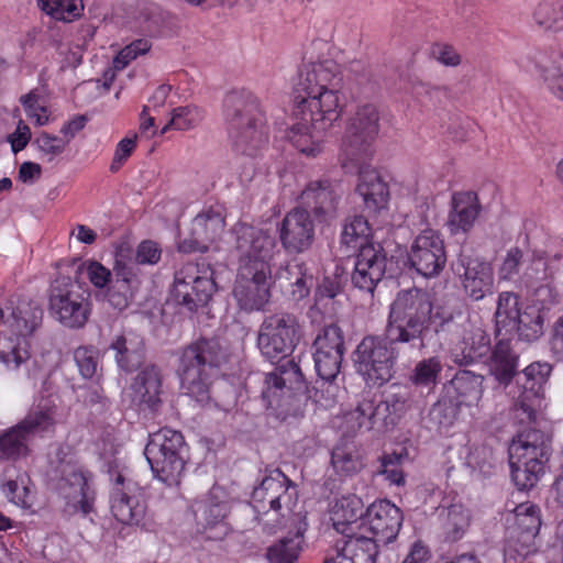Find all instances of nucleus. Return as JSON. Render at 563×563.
<instances>
[{"label": "nucleus", "instance_id": "obj_1", "mask_svg": "<svg viewBox=\"0 0 563 563\" xmlns=\"http://www.w3.org/2000/svg\"><path fill=\"white\" fill-rule=\"evenodd\" d=\"M432 322L431 294L417 287L400 290L389 306L384 334L365 336L356 346V372L368 385L383 386L393 378L397 358H408L426 346Z\"/></svg>", "mask_w": 563, "mask_h": 563}, {"label": "nucleus", "instance_id": "obj_2", "mask_svg": "<svg viewBox=\"0 0 563 563\" xmlns=\"http://www.w3.org/2000/svg\"><path fill=\"white\" fill-rule=\"evenodd\" d=\"M232 234L238 254L232 295L242 310H262L272 296L273 261L278 253L276 238L267 230L243 222L233 227Z\"/></svg>", "mask_w": 563, "mask_h": 563}, {"label": "nucleus", "instance_id": "obj_3", "mask_svg": "<svg viewBox=\"0 0 563 563\" xmlns=\"http://www.w3.org/2000/svg\"><path fill=\"white\" fill-rule=\"evenodd\" d=\"M342 70L332 59L305 65L299 73L297 104L310 110V121L317 129H329L342 111L340 91Z\"/></svg>", "mask_w": 563, "mask_h": 563}, {"label": "nucleus", "instance_id": "obj_4", "mask_svg": "<svg viewBox=\"0 0 563 563\" xmlns=\"http://www.w3.org/2000/svg\"><path fill=\"white\" fill-rule=\"evenodd\" d=\"M230 361V351L216 336H200L179 352L177 376L180 389L200 405L211 399V387L221 368Z\"/></svg>", "mask_w": 563, "mask_h": 563}, {"label": "nucleus", "instance_id": "obj_5", "mask_svg": "<svg viewBox=\"0 0 563 563\" xmlns=\"http://www.w3.org/2000/svg\"><path fill=\"white\" fill-rule=\"evenodd\" d=\"M509 446L511 477L520 490L537 486L545 473V466L552 454L551 437L540 429V416L537 423H519Z\"/></svg>", "mask_w": 563, "mask_h": 563}, {"label": "nucleus", "instance_id": "obj_6", "mask_svg": "<svg viewBox=\"0 0 563 563\" xmlns=\"http://www.w3.org/2000/svg\"><path fill=\"white\" fill-rule=\"evenodd\" d=\"M224 117L236 152L253 156L267 143L266 119L252 92H229L224 99Z\"/></svg>", "mask_w": 563, "mask_h": 563}, {"label": "nucleus", "instance_id": "obj_7", "mask_svg": "<svg viewBox=\"0 0 563 563\" xmlns=\"http://www.w3.org/2000/svg\"><path fill=\"white\" fill-rule=\"evenodd\" d=\"M186 452L184 435L164 428L150 435L144 455L155 477L167 486H176L185 471Z\"/></svg>", "mask_w": 563, "mask_h": 563}, {"label": "nucleus", "instance_id": "obj_8", "mask_svg": "<svg viewBox=\"0 0 563 563\" xmlns=\"http://www.w3.org/2000/svg\"><path fill=\"white\" fill-rule=\"evenodd\" d=\"M89 292L69 276L59 274L49 288V312L60 324L81 329L90 316Z\"/></svg>", "mask_w": 563, "mask_h": 563}, {"label": "nucleus", "instance_id": "obj_9", "mask_svg": "<svg viewBox=\"0 0 563 563\" xmlns=\"http://www.w3.org/2000/svg\"><path fill=\"white\" fill-rule=\"evenodd\" d=\"M301 327L296 316L278 312L267 316L258 331L257 346L262 355L271 361H284L297 346Z\"/></svg>", "mask_w": 563, "mask_h": 563}, {"label": "nucleus", "instance_id": "obj_10", "mask_svg": "<svg viewBox=\"0 0 563 563\" xmlns=\"http://www.w3.org/2000/svg\"><path fill=\"white\" fill-rule=\"evenodd\" d=\"M548 362H533L523 372V382L517 380L520 393L515 397L512 418L517 423H537L543 400V386L552 373Z\"/></svg>", "mask_w": 563, "mask_h": 563}, {"label": "nucleus", "instance_id": "obj_11", "mask_svg": "<svg viewBox=\"0 0 563 563\" xmlns=\"http://www.w3.org/2000/svg\"><path fill=\"white\" fill-rule=\"evenodd\" d=\"M378 132L379 112L376 106L367 103L358 107L346 125L342 141L346 158L358 164L369 156Z\"/></svg>", "mask_w": 563, "mask_h": 563}, {"label": "nucleus", "instance_id": "obj_12", "mask_svg": "<svg viewBox=\"0 0 563 563\" xmlns=\"http://www.w3.org/2000/svg\"><path fill=\"white\" fill-rule=\"evenodd\" d=\"M199 265L187 263L183 265L174 277L172 296L178 306L194 312L205 307L216 291L212 273L207 271L200 274Z\"/></svg>", "mask_w": 563, "mask_h": 563}, {"label": "nucleus", "instance_id": "obj_13", "mask_svg": "<svg viewBox=\"0 0 563 563\" xmlns=\"http://www.w3.org/2000/svg\"><path fill=\"white\" fill-rule=\"evenodd\" d=\"M64 450L57 451L59 463L55 468L56 493L66 501L70 511L80 510L88 515L92 510L93 495L90 492L88 479L84 472L71 461L64 460Z\"/></svg>", "mask_w": 563, "mask_h": 563}, {"label": "nucleus", "instance_id": "obj_14", "mask_svg": "<svg viewBox=\"0 0 563 563\" xmlns=\"http://www.w3.org/2000/svg\"><path fill=\"white\" fill-rule=\"evenodd\" d=\"M453 271L460 279L463 291L470 299L479 301L494 294V269L486 260L461 253Z\"/></svg>", "mask_w": 563, "mask_h": 563}, {"label": "nucleus", "instance_id": "obj_15", "mask_svg": "<svg viewBox=\"0 0 563 563\" xmlns=\"http://www.w3.org/2000/svg\"><path fill=\"white\" fill-rule=\"evenodd\" d=\"M408 261L410 267L421 276H438L446 263L445 246L440 234L432 229L421 231L411 244Z\"/></svg>", "mask_w": 563, "mask_h": 563}, {"label": "nucleus", "instance_id": "obj_16", "mask_svg": "<svg viewBox=\"0 0 563 563\" xmlns=\"http://www.w3.org/2000/svg\"><path fill=\"white\" fill-rule=\"evenodd\" d=\"M343 196L341 184L330 178L310 180L300 194V207L319 221H331L338 216Z\"/></svg>", "mask_w": 563, "mask_h": 563}, {"label": "nucleus", "instance_id": "obj_17", "mask_svg": "<svg viewBox=\"0 0 563 563\" xmlns=\"http://www.w3.org/2000/svg\"><path fill=\"white\" fill-rule=\"evenodd\" d=\"M387 262V254L379 243L362 245L351 276L353 286L373 295L386 274Z\"/></svg>", "mask_w": 563, "mask_h": 563}, {"label": "nucleus", "instance_id": "obj_18", "mask_svg": "<svg viewBox=\"0 0 563 563\" xmlns=\"http://www.w3.org/2000/svg\"><path fill=\"white\" fill-rule=\"evenodd\" d=\"M219 487H212L206 498L194 504L197 526L208 539H222L230 530L227 522L229 505L219 496Z\"/></svg>", "mask_w": 563, "mask_h": 563}, {"label": "nucleus", "instance_id": "obj_19", "mask_svg": "<svg viewBox=\"0 0 563 563\" xmlns=\"http://www.w3.org/2000/svg\"><path fill=\"white\" fill-rule=\"evenodd\" d=\"M402 519V512L396 505L386 499L376 500L365 510L363 530L387 544L398 536Z\"/></svg>", "mask_w": 563, "mask_h": 563}, {"label": "nucleus", "instance_id": "obj_20", "mask_svg": "<svg viewBox=\"0 0 563 563\" xmlns=\"http://www.w3.org/2000/svg\"><path fill=\"white\" fill-rule=\"evenodd\" d=\"M262 398L267 408L279 407V397L284 389L309 393L301 368L294 360H286L276 369L266 374Z\"/></svg>", "mask_w": 563, "mask_h": 563}, {"label": "nucleus", "instance_id": "obj_21", "mask_svg": "<svg viewBox=\"0 0 563 563\" xmlns=\"http://www.w3.org/2000/svg\"><path fill=\"white\" fill-rule=\"evenodd\" d=\"M279 239L289 254L307 251L314 240V224L310 213L303 208H294L282 221Z\"/></svg>", "mask_w": 563, "mask_h": 563}, {"label": "nucleus", "instance_id": "obj_22", "mask_svg": "<svg viewBox=\"0 0 563 563\" xmlns=\"http://www.w3.org/2000/svg\"><path fill=\"white\" fill-rule=\"evenodd\" d=\"M225 227L221 208H209L197 214L191 223V238L183 240L178 249L184 253L207 252L209 243L218 240Z\"/></svg>", "mask_w": 563, "mask_h": 563}, {"label": "nucleus", "instance_id": "obj_23", "mask_svg": "<svg viewBox=\"0 0 563 563\" xmlns=\"http://www.w3.org/2000/svg\"><path fill=\"white\" fill-rule=\"evenodd\" d=\"M136 485L119 474L111 497V511L123 525H140L146 514V505L136 494Z\"/></svg>", "mask_w": 563, "mask_h": 563}, {"label": "nucleus", "instance_id": "obj_24", "mask_svg": "<svg viewBox=\"0 0 563 563\" xmlns=\"http://www.w3.org/2000/svg\"><path fill=\"white\" fill-rule=\"evenodd\" d=\"M521 66L534 69L552 93L563 85V51L558 47L530 49L521 58Z\"/></svg>", "mask_w": 563, "mask_h": 563}, {"label": "nucleus", "instance_id": "obj_25", "mask_svg": "<svg viewBox=\"0 0 563 563\" xmlns=\"http://www.w3.org/2000/svg\"><path fill=\"white\" fill-rule=\"evenodd\" d=\"M289 485L290 479L280 470L271 472L252 493L255 509L263 511L264 516H269V512L279 515Z\"/></svg>", "mask_w": 563, "mask_h": 563}, {"label": "nucleus", "instance_id": "obj_26", "mask_svg": "<svg viewBox=\"0 0 563 563\" xmlns=\"http://www.w3.org/2000/svg\"><path fill=\"white\" fill-rule=\"evenodd\" d=\"M133 402L141 411L156 413L162 406V374L156 365H146L131 384Z\"/></svg>", "mask_w": 563, "mask_h": 563}, {"label": "nucleus", "instance_id": "obj_27", "mask_svg": "<svg viewBox=\"0 0 563 563\" xmlns=\"http://www.w3.org/2000/svg\"><path fill=\"white\" fill-rule=\"evenodd\" d=\"M482 206L474 191H459L451 197L446 227L451 234L470 232L479 213Z\"/></svg>", "mask_w": 563, "mask_h": 563}, {"label": "nucleus", "instance_id": "obj_28", "mask_svg": "<svg viewBox=\"0 0 563 563\" xmlns=\"http://www.w3.org/2000/svg\"><path fill=\"white\" fill-rule=\"evenodd\" d=\"M360 429L388 430L397 423L396 416L384 400L383 395L365 396L351 413Z\"/></svg>", "mask_w": 563, "mask_h": 563}, {"label": "nucleus", "instance_id": "obj_29", "mask_svg": "<svg viewBox=\"0 0 563 563\" xmlns=\"http://www.w3.org/2000/svg\"><path fill=\"white\" fill-rule=\"evenodd\" d=\"M364 503L355 494L342 495L331 508L332 526L342 537L363 530Z\"/></svg>", "mask_w": 563, "mask_h": 563}, {"label": "nucleus", "instance_id": "obj_30", "mask_svg": "<svg viewBox=\"0 0 563 563\" xmlns=\"http://www.w3.org/2000/svg\"><path fill=\"white\" fill-rule=\"evenodd\" d=\"M488 373L498 385L507 388L518 374L519 354L511 340H497L487 361Z\"/></svg>", "mask_w": 563, "mask_h": 563}, {"label": "nucleus", "instance_id": "obj_31", "mask_svg": "<svg viewBox=\"0 0 563 563\" xmlns=\"http://www.w3.org/2000/svg\"><path fill=\"white\" fill-rule=\"evenodd\" d=\"M309 109L297 104L295 115L299 121L291 125L288 132V139L301 154L308 157H316L322 151L321 136L327 129H317L310 121Z\"/></svg>", "mask_w": 563, "mask_h": 563}, {"label": "nucleus", "instance_id": "obj_32", "mask_svg": "<svg viewBox=\"0 0 563 563\" xmlns=\"http://www.w3.org/2000/svg\"><path fill=\"white\" fill-rule=\"evenodd\" d=\"M378 543L382 542L374 537H367L362 531L343 536L338 541L341 563H375Z\"/></svg>", "mask_w": 563, "mask_h": 563}, {"label": "nucleus", "instance_id": "obj_33", "mask_svg": "<svg viewBox=\"0 0 563 563\" xmlns=\"http://www.w3.org/2000/svg\"><path fill=\"white\" fill-rule=\"evenodd\" d=\"M43 310L31 303H21L12 308L3 320L1 334L26 338L42 323Z\"/></svg>", "mask_w": 563, "mask_h": 563}, {"label": "nucleus", "instance_id": "obj_34", "mask_svg": "<svg viewBox=\"0 0 563 563\" xmlns=\"http://www.w3.org/2000/svg\"><path fill=\"white\" fill-rule=\"evenodd\" d=\"M109 350L114 352L118 366L124 372H134L145 360V345L141 336L128 333L113 339Z\"/></svg>", "mask_w": 563, "mask_h": 563}, {"label": "nucleus", "instance_id": "obj_35", "mask_svg": "<svg viewBox=\"0 0 563 563\" xmlns=\"http://www.w3.org/2000/svg\"><path fill=\"white\" fill-rule=\"evenodd\" d=\"M356 191L363 198L365 209L369 212L384 209L389 199L388 186L375 169L362 168L360 170Z\"/></svg>", "mask_w": 563, "mask_h": 563}, {"label": "nucleus", "instance_id": "obj_36", "mask_svg": "<svg viewBox=\"0 0 563 563\" xmlns=\"http://www.w3.org/2000/svg\"><path fill=\"white\" fill-rule=\"evenodd\" d=\"M489 344V335L482 328H474L453 350L452 361L461 366L471 365L486 355Z\"/></svg>", "mask_w": 563, "mask_h": 563}, {"label": "nucleus", "instance_id": "obj_37", "mask_svg": "<svg viewBox=\"0 0 563 563\" xmlns=\"http://www.w3.org/2000/svg\"><path fill=\"white\" fill-rule=\"evenodd\" d=\"M57 407L49 399L40 401L18 423L32 441L36 435L52 432L56 424Z\"/></svg>", "mask_w": 563, "mask_h": 563}, {"label": "nucleus", "instance_id": "obj_38", "mask_svg": "<svg viewBox=\"0 0 563 563\" xmlns=\"http://www.w3.org/2000/svg\"><path fill=\"white\" fill-rule=\"evenodd\" d=\"M278 278L284 280L287 287H290L291 297L297 301L308 297L314 285L313 269L299 260L288 262Z\"/></svg>", "mask_w": 563, "mask_h": 563}, {"label": "nucleus", "instance_id": "obj_39", "mask_svg": "<svg viewBox=\"0 0 563 563\" xmlns=\"http://www.w3.org/2000/svg\"><path fill=\"white\" fill-rule=\"evenodd\" d=\"M114 280L109 285L107 298L117 310H124L132 298L133 268L129 264L115 258L113 267Z\"/></svg>", "mask_w": 563, "mask_h": 563}, {"label": "nucleus", "instance_id": "obj_40", "mask_svg": "<svg viewBox=\"0 0 563 563\" xmlns=\"http://www.w3.org/2000/svg\"><path fill=\"white\" fill-rule=\"evenodd\" d=\"M485 377L467 369H460L451 379L459 405H476L484 391L483 383Z\"/></svg>", "mask_w": 563, "mask_h": 563}, {"label": "nucleus", "instance_id": "obj_41", "mask_svg": "<svg viewBox=\"0 0 563 563\" xmlns=\"http://www.w3.org/2000/svg\"><path fill=\"white\" fill-rule=\"evenodd\" d=\"M331 465L340 477H351L365 466L360 449L347 442L336 444L331 451Z\"/></svg>", "mask_w": 563, "mask_h": 563}, {"label": "nucleus", "instance_id": "obj_42", "mask_svg": "<svg viewBox=\"0 0 563 563\" xmlns=\"http://www.w3.org/2000/svg\"><path fill=\"white\" fill-rule=\"evenodd\" d=\"M519 296L512 291H503L498 295L497 307L494 314L496 336L514 332L515 320L521 313Z\"/></svg>", "mask_w": 563, "mask_h": 563}, {"label": "nucleus", "instance_id": "obj_43", "mask_svg": "<svg viewBox=\"0 0 563 563\" xmlns=\"http://www.w3.org/2000/svg\"><path fill=\"white\" fill-rule=\"evenodd\" d=\"M31 344L26 338L5 334L0 344V361L8 369L16 371L31 360Z\"/></svg>", "mask_w": 563, "mask_h": 563}, {"label": "nucleus", "instance_id": "obj_44", "mask_svg": "<svg viewBox=\"0 0 563 563\" xmlns=\"http://www.w3.org/2000/svg\"><path fill=\"white\" fill-rule=\"evenodd\" d=\"M515 323L514 331L521 341L530 343L543 335L544 316L541 309L536 306L526 307L515 320Z\"/></svg>", "mask_w": 563, "mask_h": 563}, {"label": "nucleus", "instance_id": "obj_45", "mask_svg": "<svg viewBox=\"0 0 563 563\" xmlns=\"http://www.w3.org/2000/svg\"><path fill=\"white\" fill-rule=\"evenodd\" d=\"M31 440L16 423L0 433V460L16 461L29 455Z\"/></svg>", "mask_w": 563, "mask_h": 563}, {"label": "nucleus", "instance_id": "obj_46", "mask_svg": "<svg viewBox=\"0 0 563 563\" xmlns=\"http://www.w3.org/2000/svg\"><path fill=\"white\" fill-rule=\"evenodd\" d=\"M302 537L296 533L285 537L267 548L266 559L269 563H295L301 550Z\"/></svg>", "mask_w": 563, "mask_h": 563}, {"label": "nucleus", "instance_id": "obj_47", "mask_svg": "<svg viewBox=\"0 0 563 563\" xmlns=\"http://www.w3.org/2000/svg\"><path fill=\"white\" fill-rule=\"evenodd\" d=\"M371 235V228L363 216H353L345 220L341 233V243L346 247L361 250L362 245L369 244L367 238Z\"/></svg>", "mask_w": 563, "mask_h": 563}, {"label": "nucleus", "instance_id": "obj_48", "mask_svg": "<svg viewBox=\"0 0 563 563\" xmlns=\"http://www.w3.org/2000/svg\"><path fill=\"white\" fill-rule=\"evenodd\" d=\"M38 7L55 20L73 22L84 11L82 0H37Z\"/></svg>", "mask_w": 563, "mask_h": 563}, {"label": "nucleus", "instance_id": "obj_49", "mask_svg": "<svg viewBox=\"0 0 563 563\" xmlns=\"http://www.w3.org/2000/svg\"><path fill=\"white\" fill-rule=\"evenodd\" d=\"M439 518L445 530L446 537L455 541L468 525V516L462 505L452 504L439 510Z\"/></svg>", "mask_w": 563, "mask_h": 563}, {"label": "nucleus", "instance_id": "obj_50", "mask_svg": "<svg viewBox=\"0 0 563 563\" xmlns=\"http://www.w3.org/2000/svg\"><path fill=\"white\" fill-rule=\"evenodd\" d=\"M202 119V112L196 106L177 107L173 109L170 120L162 128L159 134L163 135L170 130L188 131L195 129Z\"/></svg>", "mask_w": 563, "mask_h": 563}, {"label": "nucleus", "instance_id": "obj_51", "mask_svg": "<svg viewBox=\"0 0 563 563\" xmlns=\"http://www.w3.org/2000/svg\"><path fill=\"white\" fill-rule=\"evenodd\" d=\"M534 22L544 30L560 31L563 29V3L560 1H542L533 12Z\"/></svg>", "mask_w": 563, "mask_h": 563}, {"label": "nucleus", "instance_id": "obj_52", "mask_svg": "<svg viewBox=\"0 0 563 563\" xmlns=\"http://www.w3.org/2000/svg\"><path fill=\"white\" fill-rule=\"evenodd\" d=\"M344 353L313 351L314 367L323 383H332L339 375Z\"/></svg>", "mask_w": 563, "mask_h": 563}, {"label": "nucleus", "instance_id": "obj_53", "mask_svg": "<svg viewBox=\"0 0 563 563\" xmlns=\"http://www.w3.org/2000/svg\"><path fill=\"white\" fill-rule=\"evenodd\" d=\"M312 349L313 351L344 353L345 345L342 329L335 323L324 325L317 334Z\"/></svg>", "mask_w": 563, "mask_h": 563}, {"label": "nucleus", "instance_id": "obj_54", "mask_svg": "<svg viewBox=\"0 0 563 563\" xmlns=\"http://www.w3.org/2000/svg\"><path fill=\"white\" fill-rule=\"evenodd\" d=\"M441 371L440 360L434 356L429 357L416 364L410 380L416 386L433 387L438 383Z\"/></svg>", "mask_w": 563, "mask_h": 563}, {"label": "nucleus", "instance_id": "obj_55", "mask_svg": "<svg viewBox=\"0 0 563 563\" xmlns=\"http://www.w3.org/2000/svg\"><path fill=\"white\" fill-rule=\"evenodd\" d=\"M7 479L3 483L2 490L5 497L13 504L21 507H30V489L27 487V476L19 474L15 478L5 472Z\"/></svg>", "mask_w": 563, "mask_h": 563}, {"label": "nucleus", "instance_id": "obj_56", "mask_svg": "<svg viewBox=\"0 0 563 563\" xmlns=\"http://www.w3.org/2000/svg\"><path fill=\"white\" fill-rule=\"evenodd\" d=\"M515 531L539 534L541 528L540 508L532 504H522L516 508Z\"/></svg>", "mask_w": 563, "mask_h": 563}, {"label": "nucleus", "instance_id": "obj_57", "mask_svg": "<svg viewBox=\"0 0 563 563\" xmlns=\"http://www.w3.org/2000/svg\"><path fill=\"white\" fill-rule=\"evenodd\" d=\"M537 534L515 531L512 532L510 543L506 550V560L509 561L517 558L526 559L531 554H534L537 548Z\"/></svg>", "mask_w": 563, "mask_h": 563}, {"label": "nucleus", "instance_id": "obj_58", "mask_svg": "<svg viewBox=\"0 0 563 563\" xmlns=\"http://www.w3.org/2000/svg\"><path fill=\"white\" fill-rule=\"evenodd\" d=\"M457 411L459 404L449 397H443L431 407L429 419L438 429L449 428L454 423Z\"/></svg>", "mask_w": 563, "mask_h": 563}, {"label": "nucleus", "instance_id": "obj_59", "mask_svg": "<svg viewBox=\"0 0 563 563\" xmlns=\"http://www.w3.org/2000/svg\"><path fill=\"white\" fill-rule=\"evenodd\" d=\"M73 268L76 274L80 273L85 268L88 279L96 288L109 286L114 280V272L111 273L99 262L92 261L85 264L79 260H74Z\"/></svg>", "mask_w": 563, "mask_h": 563}, {"label": "nucleus", "instance_id": "obj_60", "mask_svg": "<svg viewBox=\"0 0 563 563\" xmlns=\"http://www.w3.org/2000/svg\"><path fill=\"white\" fill-rule=\"evenodd\" d=\"M74 361L80 375L86 378H92L98 369L99 352L95 346L81 345L74 350Z\"/></svg>", "mask_w": 563, "mask_h": 563}, {"label": "nucleus", "instance_id": "obj_61", "mask_svg": "<svg viewBox=\"0 0 563 563\" xmlns=\"http://www.w3.org/2000/svg\"><path fill=\"white\" fill-rule=\"evenodd\" d=\"M554 271L541 258H533L521 276V282L528 288H536L549 279H553Z\"/></svg>", "mask_w": 563, "mask_h": 563}, {"label": "nucleus", "instance_id": "obj_62", "mask_svg": "<svg viewBox=\"0 0 563 563\" xmlns=\"http://www.w3.org/2000/svg\"><path fill=\"white\" fill-rule=\"evenodd\" d=\"M401 459V455L396 453L384 454L379 457V467L377 468L376 474L384 475L391 484L404 485L405 477L400 467Z\"/></svg>", "mask_w": 563, "mask_h": 563}, {"label": "nucleus", "instance_id": "obj_63", "mask_svg": "<svg viewBox=\"0 0 563 563\" xmlns=\"http://www.w3.org/2000/svg\"><path fill=\"white\" fill-rule=\"evenodd\" d=\"M522 258L523 252L519 247L509 249L498 271L499 279L511 280L518 275Z\"/></svg>", "mask_w": 563, "mask_h": 563}, {"label": "nucleus", "instance_id": "obj_64", "mask_svg": "<svg viewBox=\"0 0 563 563\" xmlns=\"http://www.w3.org/2000/svg\"><path fill=\"white\" fill-rule=\"evenodd\" d=\"M342 291L341 279L338 276H327L317 286L314 291V300L317 305H321L324 300L334 299Z\"/></svg>", "mask_w": 563, "mask_h": 563}]
</instances>
